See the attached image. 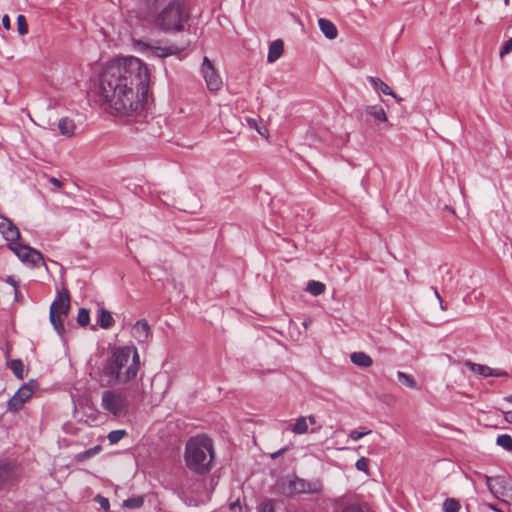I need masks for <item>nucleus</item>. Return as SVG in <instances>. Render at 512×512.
Listing matches in <instances>:
<instances>
[{"mask_svg": "<svg viewBox=\"0 0 512 512\" xmlns=\"http://www.w3.org/2000/svg\"><path fill=\"white\" fill-rule=\"evenodd\" d=\"M149 81L147 66L140 59L130 56L114 60L100 75L99 100L112 114L136 116L147 100Z\"/></svg>", "mask_w": 512, "mask_h": 512, "instance_id": "obj_1", "label": "nucleus"}, {"mask_svg": "<svg viewBox=\"0 0 512 512\" xmlns=\"http://www.w3.org/2000/svg\"><path fill=\"white\" fill-rule=\"evenodd\" d=\"M140 356L134 346L116 348L102 368L101 378L110 386L124 385L139 372Z\"/></svg>", "mask_w": 512, "mask_h": 512, "instance_id": "obj_2", "label": "nucleus"}, {"mask_svg": "<svg viewBox=\"0 0 512 512\" xmlns=\"http://www.w3.org/2000/svg\"><path fill=\"white\" fill-rule=\"evenodd\" d=\"M149 8L157 9L153 25L165 32H181L189 20V12L182 0H145Z\"/></svg>", "mask_w": 512, "mask_h": 512, "instance_id": "obj_3", "label": "nucleus"}, {"mask_svg": "<svg viewBox=\"0 0 512 512\" xmlns=\"http://www.w3.org/2000/svg\"><path fill=\"white\" fill-rule=\"evenodd\" d=\"M186 466L197 474L210 471L214 460V447L211 438L206 435L191 437L185 447Z\"/></svg>", "mask_w": 512, "mask_h": 512, "instance_id": "obj_4", "label": "nucleus"}, {"mask_svg": "<svg viewBox=\"0 0 512 512\" xmlns=\"http://www.w3.org/2000/svg\"><path fill=\"white\" fill-rule=\"evenodd\" d=\"M131 401L127 389H109L101 395V407L114 417L126 416Z\"/></svg>", "mask_w": 512, "mask_h": 512, "instance_id": "obj_5", "label": "nucleus"}, {"mask_svg": "<svg viewBox=\"0 0 512 512\" xmlns=\"http://www.w3.org/2000/svg\"><path fill=\"white\" fill-rule=\"evenodd\" d=\"M279 489L282 494L293 496L296 494H320L323 485L320 480L308 481L299 477H287L279 482Z\"/></svg>", "mask_w": 512, "mask_h": 512, "instance_id": "obj_6", "label": "nucleus"}, {"mask_svg": "<svg viewBox=\"0 0 512 512\" xmlns=\"http://www.w3.org/2000/svg\"><path fill=\"white\" fill-rule=\"evenodd\" d=\"M70 309V297L67 291L58 292L55 300L50 306V322L57 333L62 336L64 334V325L62 318L68 315Z\"/></svg>", "mask_w": 512, "mask_h": 512, "instance_id": "obj_7", "label": "nucleus"}, {"mask_svg": "<svg viewBox=\"0 0 512 512\" xmlns=\"http://www.w3.org/2000/svg\"><path fill=\"white\" fill-rule=\"evenodd\" d=\"M36 382L30 381L23 386H21L17 392L12 396V398L7 403V408L9 411L18 412L23 405L28 401L36 388Z\"/></svg>", "mask_w": 512, "mask_h": 512, "instance_id": "obj_8", "label": "nucleus"}, {"mask_svg": "<svg viewBox=\"0 0 512 512\" xmlns=\"http://www.w3.org/2000/svg\"><path fill=\"white\" fill-rule=\"evenodd\" d=\"M134 47L138 51L146 53L148 57L154 56L159 58H165L171 55H177L181 52V49L176 46H153L141 40L135 41Z\"/></svg>", "mask_w": 512, "mask_h": 512, "instance_id": "obj_9", "label": "nucleus"}, {"mask_svg": "<svg viewBox=\"0 0 512 512\" xmlns=\"http://www.w3.org/2000/svg\"><path fill=\"white\" fill-rule=\"evenodd\" d=\"M9 248L23 263L36 266L38 263L43 261L42 254L40 252L29 246L19 243V240L13 243H9Z\"/></svg>", "mask_w": 512, "mask_h": 512, "instance_id": "obj_10", "label": "nucleus"}, {"mask_svg": "<svg viewBox=\"0 0 512 512\" xmlns=\"http://www.w3.org/2000/svg\"><path fill=\"white\" fill-rule=\"evenodd\" d=\"M201 73L210 91H218L222 87V78L208 57H204L203 59Z\"/></svg>", "mask_w": 512, "mask_h": 512, "instance_id": "obj_11", "label": "nucleus"}, {"mask_svg": "<svg viewBox=\"0 0 512 512\" xmlns=\"http://www.w3.org/2000/svg\"><path fill=\"white\" fill-rule=\"evenodd\" d=\"M486 485L491 494L500 499L502 497L512 498V487H510L504 477L484 476Z\"/></svg>", "mask_w": 512, "mask_h": 512, "instance_id": "obj_12", "label": "nucleus"}, {"mask_svg": "<svg viewBox=\"0 0 512 512\" xmlns=\"http://www.w3.org/2000/svg\"><path fill=\"white\" fill-rule=\"evenodd\" d=\"M0 232L9 243H13L20 239L19 229L10 219L3 215H0Z\"/></svg>", "mask_w": 512, "mask_h": 512, "instance_id": "obj_13", "label": "nucleus"}, {"mask_svg": "<svg viewBox=\"0 0 512 512\" xmlns=\"http://www.w3.org/2000/svg\"><path fill=\"white\" fill-rule=\"evenodd\" d=\"M466 366L469 368L470 371L484 376V377H506L508 376V373L501 369H493L489 366L477 364L473 362H467Z\"/></svg>", "mask_w": 512, "mask_h": 512, "instance_id": "obj_14", "label": "nucleus"}, {"mask_svg": "<svg viewBox=\"0 0 512 512\" xmlns=\"http://www.w3.org/2000/svg\"><path fill=\"white\" fill-rule=\"evenodd\" d=\"M132 335L138 343H147L151 338V329L146 320L137 321L132 328Z\"/></svg>", "mask_w": 512, "mask_h": 512, "instance_id": "obj_15", "label": "nucleus"}, {"mask_svg": "<svg viewBox=\"0 0 512 512\" xmlns=\"http://www.w3.org/2000/svg\"><path fill=\"white\" fill-rule=\"evenodd\" d=\"M17 471L11 463L0 462V487H6L17 477Z\"/></svg>", "mask_w": 512, "mask_h": 512, "instance_id": "obj_16", "label": "nucleus"}, {"mask_svg": "<svg viewBox=\"0 0 512 512\" xmlns=\"http://www.w3.org/2000/svg\"><path fill=\"white\" fill-rule=\"evenodd\" d=\"M318 25L321 32L325 35L326 38L333 40L337 37L338 30L330 20L320 18L318 20Z\"/></svg>", "mask_w": 512, "mask_h": 512, "instance_id": "obj_17", "label": "nucleus"}, {"mask_svg": "<svg viewBox=\"0 0 512 512\" xmlns=\"http://www.w3.org/2000/svg\"><path fill=\"white\" fill-rule=\"evenodd\" d=\"M58 130L63 136L72 137L75 134L76 125L72 119L63 117L58 122Z\"/></svg>", "mask_w": 512, "mask_h": 512, "instance_id": "obj_18", "label": "nucleus"}, {"mask_svg": "<svg viewBox=\"0 0 512 512\" xmlns=\"http://www.w3.org/2000/svg\"><path fill=\"white\" fill-rule=\"evenodd\" d=\"M283 50H284V45L281 40L273 41L269 46L267 61L269 63H274L275 61H277L283 54Z\"/></svg>", "mask_w": 512, "mask_h": 512, "instance_id": "obj_19", "label": "nucleus"}, {"mask_svg": "<svg viewBox=\"0 0 512 512\" xmlns=\"http://www.w3.org/2000/svg\"><path fill=\"white\" fill-rule=\"evenodd\" d=\"M351 362L362 368L370 367L373 364L372 358L365 352H353L350 355Z\"/></svg>", "mask_w": 512, "mask_h": 512, "instance_id": "obj_20", "label": "nucleus"}, {"mask_svg": "<svg viewBox=\"0 0 512 512\" xmlns=\"http://www.w3.org/2000/svg\"><path fill=\"white\" fill-rule=\"evenodd\" d=\"M97 323L101 328L109 329L114 324V319L109 311L101 308L99 310Z\"/></svg>", "mask_w": 512, "mask_h": 512, "instance_id": "obj_21", "label": "nucleus"}, {"mask_svg": "<svg viewBox=\"0 0 512 512\" xmlns=\"http://www.w3.org/2000/svg\"><path fill=\"white\" fill-rule=\"evenodd\" d=\"M369 82L372 84L374 89L381 91L385 95H390L397 99V96L393 93V91L390 89V87L384 83L381 79L376 77H369Z\"/></svg>", "mask_w": 512, "mask_h": 512, "instance_id": "obj_22", "label": "nucleus"}, {"mask_svg": "<svg viewBox=\"0 0 512 512\" xmlns=\"http://www.w3.org/2000/svg\"><path fill=\"white\" fill-rule=\"evenodd\" d=\"M366 112H367V114L374 117L376 120L383 121V122L387 121L386 113L381 106H378V105L368 106L366 109Z\"/></svg>", "mask_w": 512, "mask_h": 512, "instance_id": "obj_23", "label": "nucleus"}, {"mask_svg": "<svg viewBox=\"0 0 512 512\" xmlns=\"http://www.w3.org/2000/svg\"><path fill=\"white\" fill-rule=\"evenodd\" d=\"M306 291L313 296H319L325 291V284L319 281L311 280L308 282Z\"/></svg>", "mask_w": 512, "mask_h": 512, "instance_id": "obj_24", "label": "nucleus"}, {"mask_svg": "<svg viewBox=\"0 0 512 512\" xmlns=\"http://www.w3.org/2000/svg\"><path fill=\"white\" fill-rule=\"evenodd\" d=\"M8 366L17 378H19V379L24 378V365L20 359L11 360L8 363Z\"/></svg>", "mask_w": 512, "mask_h": 512, "instance_id": "obj_25", "label": "nucleus"}, {"mask_svg": "<svg viewBox=\"0 0 512 512\" xmlns=\"http://www.w3.org/2000/svg\"><path fill=\"white\" fill-rule=\"evenodd\" d=\"M295 434H304L308 432L307 418L304 416L299 417L291 428Z\"/></svg>", "mask_w": 512, "mask_h": 512, "instance_id": "obj_26", "label": "nucleus"}, {"mask_svg": "<svg viewBox=\"0 0 512 512\" xmlns=\"http://www.w3.org/2000/svg\"><path fill=\"white\" fill-rule=\"evenodd\" d=\"M397 377H398V380L400 382H402L405 386L412 388V389H417L416 381L414 380V378L412 376H410L404 372L398 371Z\"/></svg>", "mask_w": 512, "mask_h": 512, "instance_id": "obj_27", "label": "nucleus"}, {"mask_svg": "<svg viewBox=\"0 0 512 512\" xmlns=\"http://www.w3.org/2000/svg\"><path fill=\"white\" fill-rule=\"evenodd\" d=\"M496 443L507 451L512 450V437L508 434L499 435L496 439Z\"/></svg>", "mask_w": 512, "mask_h": 512, "instance_id": "obj_28", "label": "nucleus"}, {"mask_svg": "<svg viewBox=\"0 0 512 512\" xmlns=\"http://www.w3.org/2000/svg\"><path fill=\"white\" fill-rule=\"evenodd\" d=\"M460 504L455 499H446L443 503L444 512H459Z\"/></svg>", "mask_w": 512, "mask_h": 512, "instance_id": "obj_29", "label": "nucleus"}, {"mask_svg": "<svg viewBox=\"0 0 512 512\" xmlns=\"http://www.w3.org/2000/svg\"><path fill=\"white\" fill-rule=\"evenodd\" d=\"M125 435H126L125 430H113L108 434L107 438L111 444H116L121 439H123L125 437Z\"/></svg>", "mask_w": 512, "mask_h": 512, "instance_id": "obj_30", "label": "nucleus"}, {"mask_svg": "<svg viewBox=\"0 0 512 512\" xmlns=\"http://www.w3.org/2000/svg\"><path fill=\"white\" fill-rule=\"evenodd\" d=\"M90 321V315L87 309H80L77 316V322L80 326H87Z\"/></svg>", "mask_w": 512, "mask_h": 512, "instance_id": "obj_31", "label": "nucleus"}, {"mask_svg": "<svg viewBox=\"0 0 512 512\" xmlns=\"http://www.w3.org/2000/svg\"><path fill=\"white\" fill-rule=\"evenodd\" d=\"M142 497H132L124 501V506L130 509L139 508L143 505Z\"/></svg>", "mask_w": 512, "mask_h": 512, "instance_id": "obj_32", "label": "nucleus"}, {"mask_svg": "<svg viewBox=\"0 0 512 512\" xmlns=\"http://www.w3.org/2000/svg\"><path fill=\"white\" fill-rule=\"evenodd\" d=\"M17 28L20 35L28 33V24L24 15H18L17 17Z\"/></svg>", "mask_w": 512, "mask_h": 512, "instance_id": "obj_33", "label": "nucleus"}, {"mask_svg": "<svg viewBox=\"0 0 512 512\" xmlns=\"http://www.w3.org/2000/svg\"><path fill=\"white\" fill-rule=\"evenodd\" d=\"M274 504H275L274 500L266 499L258 507L257 512H275Z\"/></svg>", "mask_w": 512, "mask_h": 512, "instance_id": "obj_34", "label": "nucleus"}, {"mask_svg": "<svg viewBox=\"0 0 512 512\" xmlns=\"http://www.w3.org/2000/svg\"><path fill=\"white\" fill-rule=\"evenodd\" d=\"M355 467L359 471L367 472L368 471V459L365 457H361L360 459L357 460Z\"/></svg>", "mask_w": 512, "mask_h": 512, "instance_id": "obj_35", "label": "nucleus"}, {"mask_svg": "<svg viewBox=\"0 0 512 512\" xmlns=\"http://www.w3.org/2000/svg\"><path fill=\"white\" fill-rule=\"evenodd\" d=\"M371 433V430H366V431H358V430H352L350 433H349V437L351 439H353L354 441H358L360 440L363 436L365 435H368Z\"/></svg>", "mask_w": 512, "mask_h": 512, "instance_id": "obj_36", "label": "nucleus"}, {"mask_svg": "<svg viewBox=\"0 0 512 512\" xmlns=\"http://www.w3.org/2000/svg\"><path fill=\"white\" fill-rule=\"evenodd\" d=\"M95 501H96L97 503H99V504H100V506H101L105 511H108V510H109L110 505H109V500H108L107 498H105V497H103V496H101V495H97V496L95 497Z\"/></svg>", "mask_w": 512, "mask_h": 512, "instance_id": "obj_37", "label": "nucleus"}, {"mask_svg": "<svg viewBox=\"0 0 512 512\" xmlns=\"http://www.w3.org/2000/svg\"><path fill=\"white\" fill-rule=\"evenodd\" d=\"M6 282L8 284H10L14 288V290H15V297L17 298L18 297V290H17L18 282L15 279V277L14 276H8L7 279H6Z\"/></svg>", "mask_w": 512, "mask_h": 512, "instance_id": "obj_38", "label": "nucleus"}, {"mask_svg": "<svg viewBox=\"0 0 512 512\" xmlns=\"http://www.w3.org/2000/svg\"><path fill=\"white\" fill-rule=\"evenodd\" d=\"M511 51H512V37L508 41H506V43L504 44V46L501 50V56L508 54Z\"/></svg>", "mask_w": 512, "mask_h": 512, "instance_id": "obj_39", "label": "nucleus"}, {"mask_svg": "<svg viewBox=\"0 0 512 512\" xmlns=\"http://www.w3.org/2000/svg\"><path fill=\"white\" fill-rule=\"evenodd\" d=\"M341 512H364L360 507L356 505H350L344 508Z\"/></svg>", "mask_w": 512, "mask_h": 512, "instance_id": "obj_40", "label": "nucleus"}, {"mask_svg": "<svg viewBox=\"0 0 512 512\" xmlns=\"http://www.w3.org/2000/svg\"><path fill=\"white\" fill-rule=\"evenodd\" d=\"M2 25L5 29L9 30L11 27L10 18L8 15L2 17Z\"/></svg>", "mask_w": 512, "mask_h": 512, "instance_id": "obj_41", "label": "nucleus"}, {"mask_svg": "<svg viewBox=\"0 0 512 512\" xmlns=\"http://www.w3.org/2000/svg\"><path fill=\"white\" fill-rule=\"evenodd\" d=\"M49 182L54 185L56 188H61L62 187V182L60 180H58L57 178L55 177H51L49 179Z\"/></svg>", "mask_w": 512, "mask_h": 512, "instance_id": "obj_42", "label": "nucleus"}, {"mask_svg": "<svg viewBox=\"0 0 512 512\" xmlns=\"http://www.w3.org/2000/svg\"><path fill=\"white\" fill-rule=\"evenodd\" d=\"M230 512H242V507L238 503H233L230 506Z\"/></svg>", "mask_w": 512, "mask_h": 512, "instance_id": "obj_43", "label": "nucleus"}, {"mask_svg": "<svg viewBox=\"0 0 512 512\" xmlns=\"http://www.w3.org/2000/svg\"><path fill=\"white\" fill-rule=\"evenodd\" d=\"M504 418L508 423L512 424V410L504 412Z\"/></svg>", "mask_w": 512, "mask_h": 512, "instance_id": "obj_44", "label": "nucleus"}, {"mask_svg": "<svg viewBox=\"0 0 512 512\" xmlns=\"http://www.w3.org/2000/svg\"><path fill=\"white\" fill-rule=\"evenodd\" d=\"M307 418V423L308 425L311 424V425H314L316 423V418L312 415L306 417Z\"/></svg>", "mask_w": 512, "mask_h": 512, "instance_id": "obj_45", "label": "nucleus"}, {"mask_svg": "<svg viewBox=\"0 0 512 512\" xmlns=\"http://www.w3.org/2000/svg\"><path fill=\"white\" fill-rule=\"evenodd\" d=\"M487 507L495 512H503L501 509L497 508L494 504H487Z\"/></svg>", "mask_w": 512, "mask_h": 512, "instance_id": "obj_46", "label": "nucleus"}, {"mask_svg": "<svg viewBox=\"0 0 512 512\" xmlns=\"http://www.w3.org/2000/svg\"><path fill=\"white\" fill-rule=\"evenodd\" d=\"M284 451H286V448L279 450L278 452L272 454V458H276L279 455H281Z\"/></svg>", "mask_w": 512, "mask_h": 512, "instance_id": "obj_47", "label": "nucleus"}, {"mask_svg": "<svg viewBox=\"0 0 512 512\" xmlns=\"http://www.w3.org/2000/svg\"><path fill=\"white\" fill-rule=\"evenodd\" d=\"M434 293H435V297L439 300V302H441L442 299H441L437 289H434Z\"/></svg>", "mask_w": 512, "mask_h": 512, "instance_id": "obj_48", "label": "nucleus"}, {"mask_svg": "<svg viewBox=\"0 0 512 512\" xmlns=\"http://www.w3.org/2000/svg\"><path fill=\"white\" fill-rule=\"evenodd\" d=\"M440 308L441 310L445 311L447 309L446 305L443 304V301L440 302Z\"/></svg>", "mask_w": 512, "mask_h": 512, "instance_id": "obj_49", "label": "nucleus"}, {"mask_svg": "<svg viewBox=\"0 0 512 512\" xmlns=\"http://www.w3.org/2000/svg\"><path fill=\"white\" fill-rule=\"evenodd\" d=\"M506 400L512 403V396L507 397Z\"/></svg>", "mask_w": 512, "mask_h": 512, "instance_id": "obj_50", "label": "nucleus"}, {"mask_svg": "<svg viewBox=\"0 0 512 512\" xmlns=\"http://www.w3.org/2000/svg\"><path fill=\"white\" fill-rule=\"evenodd\" d=\"M254 123H255V120H252V122L249 121V125H254Z\"/></svg>", "mask_w": 512, "mask_h": 512, "instance_id": "obj_51", "label": "nucleus"}, {"mask_svg": "<svg viewBox=\"0 0 512 512\" xmlns=\"http://www.w3.org/2000/svg\"><path fill=\"white\" fill-rule=\"evenodd\" d=\"M254 123H255V120H252V122L249 121V125H254Z\"/></svg>", "mask_w": 512, "mask_h": 512, "instance_id": "obj_52", "label": "nucleus"}, {"mask_svg": "<svg viewBox=\"0 0 512 512\" xmlns=\"http://www.w3.org/2000/svg\"><path fill=\"white\" fill-rule=\"evenodd\" d=\"M254 123H255V120H252V122L249 121V125H254Z\"/></svg>", "mask_w": 512, "mask_h": 512, "instance_id": "obj_53", "label": "nucleus"}, {"mask_svg": "<svg viewBox=\"0 0 512 512\" xmlns=\"http://www.w3.org/2000/svg\"><path fill=\"white\" fill-rule=\"evenodd\" d=\"M504 3H505L506 5H508V4H509V0H504Z\"/></svg>", "mask_w": 512, "mask_h": 512, "instance_id": "obj_54", "label": "nucleus"}, {"mask_svg": "<svg viewBox=\"0 0 512 512\" xmlns=\"http://www.w3.org/2000/svg\"><path fill=\"white\" fill-rule=\"evenodd\" d=\"M87 454L91 455L92 454V450L87 451Z\"/></svg>", "mask_w": 512, "mask_h": 512, "instance_id": "obj_55", "label": "nucleus"}]
</instances>
